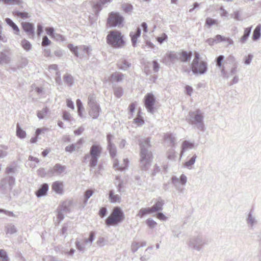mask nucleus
<instances>
[{
    "mask_svg": "<svg viewBox=\"0 0 261 261\" xmlns=\"http://www.w3.org/2000/svg\"><path fill=\"white\" fill-rule=\"evenodd\" d=\"M194 58L192 62L191 68L194 74H203L207 70V63L200 59V55L197 52L194 53Z\"/></svg>",
    "mask_w": 261,
    "mask_h": 261,
    "instance_id": "4",
    "label": "nucleus"
},
{
    "mask_svg": "<svg viewBox=\"0 0 261 261\" xmlns=\"http://www.w3.org/2000/svg\"><path fill=\"white\" fill-rule=\"evenodd\" d=\"M114 94L117 98H120L123 94V90L120 87L116 88L114 89Z\"/></svg>",
    "mask_w": 261,
    "mask_h": 261,
    "instance_id": "57",
    "label": "nucleus"
},
{
    "mask_svg": "<svg viewBox=\"0 0 261 261\" xmlns=\"http://www.w3.org/2000/svg\"><path fill=\"white\" fill-rule=\"evenodd\" d=\"M253 58V56L252 54H249L244 57V64L246 65H249Z\"/></svg>",
    "mask_w": 261,
    "mask_h": 261,
    "instance_id": "52",
    "label": "nucleus"
},
{
    "mask_svg": "<svg viewBox=\"0 0 261 261\" xmlns=\"http://www.w3.org/2000/svg\"><path fill=\"white\" fill-rule=\"evenodd\" d=\"M251 29L252 27L245 29L243 35L240 38L239 40V42L242 44H244L247 42L250 35Z\"/></svg>",
    "mask_w": 261,
    "mask_h": 261,
    "instance_id": "27",
    "label": "nucleus"
},
{
    "mask_svg": "<svg viewBox=\"0 0 261 261\" xmlns=\"http://www.w3.org/2000/svg\"><path fill=\"white\" fill-rule=\"evenodd\" d=\"M108 149L109 151L110 156L113 159V160L115 159L117 153V150L115 144H110V145H108Z\"/></svg>",
    "mask_w": 261,
    "mask_h": 261,
    "instance_id": "38",
    "label": "nucleus"
},
{
    "mask_svg": "<svg viewBox=\"0 0 261 261\" xmlns=\"http://www.w3.org/2000/svg\"><path fill=\"white\" fill-rule=\"evenodd\" d=\"M68 48L70 49V50L74 54V55L78 57L79 55V51H78V48L79 46H74L73 44H69L68 45Z\"/></svg>",
    "mask_w": 261,
    "mask_h": 261,
    "instance_id": "48",
    "label": "nucleus"
},
{
    "mask_svg": "<svg viewBox=\"0 0 261 261\" xmlns=\"http://www.w3.org/2000/svg\"><path fill=\"white\" fill-rule=\"evenodd\" d=\"M5 21L7 24L12 28L14 31V34L17 35H19L20 30L18 27L10 18H7L5 19Z\"/></svg>",
    "mask_w": 261,
    "mask_h": 261,
    "instance_id": "29",
    "label": "nucleus"
},
{
    "mask_svg": "<svg viewBox=\"0 0 261 261\" xmlns=\"http://www.w3.org/2000/svg\"><path fill=\"white\" fill-rule=\"evenodd\" d=\"M0 261H9L7 252L3 249H0Z\"/></svg>",
    "mask_w": 261,
    "mask_h": 261,
    "instance_id": "51",
    "label": "nucleus"
},
{
    "mask_svg": "<svg viewBox=\"0 0 261 261\" xmlns=\"http://www.w3.org/2000/svg\"><path fill=\"white\" fill-rule=\"evenodd\" d=\"M140 147V167L143 170H147L150 166L152 153L149 149L151 147L150 138H142L139 141Z\"/></svg>",
    "mask_w": 261,
    "mask_h": 261,
    "instance_id": "1",
    "label": "nucleus"
},
{
    "mask_svg": "<svg viewBox=\"0 0 261 261\" xmlns=\"http://www.w3.org/2000/svg\"><path fill=\"white\" fill-rule=\"evenodd\" d=\"M204 116L203 114L199 109L195 111H190L186 118L189 124L194 125L198 129L204 130Z\"/></svg>",
    "mask_w": 261,
    "mask_h": 261,
    "instance_id": "3",
    "label": "nucleus"
},
{
    "mask_svg": "<svg viewBox=\"0 0 261 261\" xmlns=\"http://www.w3.org/2000/svg\"><path fill=\"white\" fill-rule=\"evenodd\" d=\"M88 103L89 107V115L93 119L97 118L99 115L100 108L99 105L97 103L95 98L93 95L89 96Z\"/></svg>",
    "mask_w": 261,
    "mask_h": 261,
    "instance_id": "10",
    "label": "nucleus"
},
{
    "mask_svg": "<svg viewBox=\"0 0 261 261\" xmlns=\"http://www.w3.org/2000/svg\"><path fill=\"white\" fill-rule=\"evenodd\" d=\"M21 26L23 31L26 33L30 38H34L35 36L34 25L29 22H22Z\"/></svg>",
    "mask_w": 261,
    "mask_h": 261,
    "instance_id": "15",
    "label": "nucleus"
},
{
    "mask_svg": "<svg viewBox=\"0 0 261 261\" xmlns=\"http://www.w3.org/2000/svg\"><path fill=\"white\" fill-rule=\"evenodd\" d=\"M123 212L119 207H115L110 215L106 220V223L108 226H114L121 222L124 219Z\"/></svg>",
    "mask_w": 261,
    "mask_h": 261,
    "instance_id": "6",
    "label": "nucleus"
},
{
    "mask_svg": "<svg viewBox=\"0 0 261 261\" xmlns=\"http://www.w3.org/2000/svg\"><path fill=\"white\" fill-rule=\"evenodd\" d=\"M6 4L18 5L22 6L23 1L22 0H2Z\"/></svg>",
    "mask_w": 261,
    "mask_h": 261,
    "instance_id": "44",
    "label": "nucleus"
},
{
    "mask_svg": "<svg viewBox=\"0 0 261 261\" xmlns=\"http://www.w3.org/2000/svg\"><path fill=\"white\" fill-rule=\"evenodd\" d=\"M15 179L11 176H7L0 181V191L2 194H6L10 192L15 185Z\"/></svg>",
    "mask_w": 261,
    "mask_h": 261,
    "instance_id": "8",
    "label": "nucleus"
},
{
    "mask_svg": "<svg viewBox=\"0 0 261 261\" xmlns=\"http://www.w3.org/2000/svg\"><path fill=\"white\" fill-rule=\"evenodd\" d=\"M107 42L109 45L116 48H121L125 44L123 36L118 31H110L107 36Z\"/></svg>",
    "mask_w": 261,
    "mask_h": 261,
    "instance_id": "5",
    "label": "nucleus"
},
{
    "mask_svg": "<svg viewBox=\"0 0 261 261\" xmlns=\"http://www.w3.org/2000/svg\"><path fill=\"white\" fill-rule=\"evenodd\" d=\"M121 195L115 194L114 190L110 191L109 199L111 203H120L121 202Z\"/></svg>",
    "mask_w": 261,
    "mask_h": 261,
    "instance_id": "26",
    "label": "nucleus"
},
{
    "mask_svg": "<svg viewBox=\"0 0 261 261\" xmlns=\"http://www.w3.org/2000/svg\"><path fill=\"white\" fill-rule=\"evenodd\" d=\"M66 169V167L64 166H62L61 164H57L55 166L51 169L49 172L51 174H60L63 172H64Z\"/></svg>",
    "mask_w": 261,
    "mask_h": 261,
    "instance_id": "21",
    "label": "nucleus"
},
{
    "mask_svg": "<svg viewBox=\"0 0 261 261\" xmlns=\"http://www.w3.org/2000/svg\"><path fill=\"white\" fill-rule=\"evenodd\" d=\"M65 149L66 151L71 153L76 150L75 145L72 144L69 146H66Z\"/></svg>",
    "mask_w": 261,
    "mask_h": 261,
    "instance_id": "62",
    "label": "nucleus"
},
{
    "mask_svg": "<svg viewBox=\"0 0 261 261\" xmlns=\"http://www.w3.org/2000/svg\"><path fill=\"white\" fill-rule=\"evenodd\" d=\"M75 246L79 251L81 253L85 252L88 247L83 242H81L78 240L75 242Z\"/></svg>",
    "mask_w": 261,
    "mask_h": 261,
    "instance_id": "36",
    "label": "nucleus"
},
{
    "mask_svg": "<svg viewBox=\"0 0 261 261\" xmlns=\"http://www.w3.org/2000/svg\"><path fill=\"white\" fill-rule=\"evenodd\" d=\"M168 36L166 34L162 33L160 37H158L156 40L160 44H162L163 42L167 41Z\"/></svg>",
    "mask_w": 261,
    "mask_h": 261,
    "instance_id": "53",
    "label": "nucleus"
},
{
    "mask_svg": "<svg viewBox=\"0 0 261 261\" xmlns=\"http://www.w3.org/2000/svg\"><path fill=\"white\" fill-rule=\"evenodd\" d=\"M151 213H152L150 209V207L142 208L139 210L138 213L137 215V216L141 218L143 217H144L145 215L149 214Z\"/></svg>",
    "mask_w": 261,
    "mask_h": 261,
    "instance_id": "41",
    "label": "nucleus"
},
{
    "mask_svg": "<svg viewBox=\"0 0 261 261\" xmlns=\"http://www.w3.org/2000/svg\"><path fill=\"white\" fill-rule=\"evenodd\" d=\"M122 8L124 11L126 13H128L132 11L133 7L131 4H125L122 5Z\"/></svg>",
    "mask_w": 261,
    "mask_h": 261,
    "instance_id": "55",
    "label": "nucleus"
},
{
    "mask_svg": "<svg viewBox=\"0 0 261 261\" xmlns=\"http://www.w3.org/2000/svg\"><path fill=\"white\" fill-rule=\"evenodd\" d=\"M48 190V185L47 184H43L39 189L35 192L37 197L40 198L46 195Z\"/></svg>",
    "mask_w": 261,
    "mask_h": 261,
    "instance_id": "23",
    "label": "nucleus"
},
{
    "mask_svg": "<svg viewBox=\"0 0 261 261\" xmlns=\"http://www.w3.org/2000/svg\"><path fill=\"white\" fill-rule=\"evenodd\" d=\"M171 180L176 191L179 193H184L185 189V186L187 182V177L186 175L182 174L179 178L176 176H173Z\"/></svg>",
    "mask_w": 261,
    "mask_h": 261,
    "instance_id": "9",
    "label": "nucleus"
},
{
    "mask_svg": "<svg viewBox=\"0 0 261 261\" xmlns=\"http://www.w3.org/2000/svg\"><path fill=\"white\" fill-rule=\"evenodd\" d=\"M164 204V201L161 198H158L155 204L152 207H150L151 213H153L162 211L163 210Z\"/></svg>",
    "mask_w": 261,
    "mask_h": 261,
    "instance_id": "20",
    "label": "nucleus"
},
{
    "mask_svg": "<svg viewBox=\"0 0 261 261\" xmlns=\"http://www.w3.org/2000/svg\"><path fill=\"white\" fill-rule=\"evenodd\" d=\"M164 140L169 145L173 146L175 142V137L173 134L167 133L164 135Z\"/></svg>",
    "mask_w": 261,
    "mask_h": 261,
    "instance_id": "31",
    "label": "nucleus"
},
{
    "mask_svg": "<svg viewBox=\"0 0 261 261\" xmlns=\"http://www.w3.org/2000/svg\"><path fill=\"white\" fill-rule=\"evenodd\" d=\"M226 61L228 63L231 64L232 65L238 64L235 57L232 55H230L227 57Z\"/></svg>",
    "mask_w": 261,
    "mask_h": 261,
    "instance_id": "49",
    "label": "nucleus"
},
{
    "mask_svg": "<svg viewBox=\"0 0 261 261\" xmlns=\"http://www.w3.org/2000/svg\"><path fill=\"white\" fill-rule=\"evenodd\" d=\"M146 224L150 228H153L157 225L156 222L151 219H148L146 220Z\"/></svg>",
    "mask_w": 261,
    "mask_h": 261,
    "instance_id": "58",
    "label": "nucleus"
},
{
    "mask_svg": "<svg viewBox=\"0 0 261 261\" xmlns=\"http://www.w3.org/2000/svg\"><path fill=\"white\" fill-rule=\"evenodd\" d=\"M192 56V52L189 53L186 51H179V61L182 62H187L191 59Z\"/></svg>",
    "mask_w": 261,
    "mask_h": 261,
    "instance_id": "25",
    "label": "nucleus"
},
{
    "mask_svg": "<svg viewBox=\"0 0 261 261\" xmlns=\"http://www.w3.org/2000/svg\"><path fill=\"white\" fill-rule=\"evenodd\" d=\"M7 233L10 234H13L17 231V229L14 225L12 224H8L7 227Z\"/></svg>",
    "mask_w": 261,
    "mask_h": 261,
    "instance_id": "46",
    "label": "nucleus"
},
{
    "mask_svg": "<svg viewBox=\"0 0 261 261\" xmlns=\"http://www.w3.org/2000/svg\"><path fill=\"white\" fill-rule=\"evenodd\" d=\"M63 80L65 84L69 87H71L74 83V80L72 76L69 74H66L63 76Z\"/></svg>",
    "mask_w": 261,
    "mask_h": 261,
    "instance_id": "37",
    "label": "nucleus"
},
{
    "mask_svg": "<svg viewBox=\"0 0 261 261\" xmlns=\"http://www.w3.org/2000/svg\"><path fill=\"white\" fill-rule=\"evenodd\" d=\"M51 43V41L48 39V37L44 36L42 38V45L46 46L49 45Z\"/></svg>",
    "mask_w": 261,
    "mask_h": 261,
    "instance_id": "64",
    "label": "nucleus"
},
{
    "mask_svg": "<svg viewBox=\"0 0 261 261\" xmlns=\"http://www.w3.org/2000/svg\"><path fill=\"white\" fill-rule=\"evenodd\" d=\"M172 232L174 237H178L180 234V227L178 226H174L173 227Z\"/></svg>",
    "mask_w": 261,
    "mask_h": 261,
    "instance_id": "59",
    "label": "nucleus"
},
{
    "mask_svg": "<svg viewBox=\"0 0 261 261\" xmlns=\"http://www.w3.org/2000/svg\"><path fill=\"white\" fill-rule=\"evenodd\" d=\"M106 240L104 238L99 237L96 241V244L99 247H101L105 245Z\"/></svg>",
    "mask_w": 261,
    "mask_h": 261,
    "instance_id": "63",
    "label": "nucleus"
},
{
    "mask_svg": "<svg viewBox=\"0 0 261 261\" xmlns=\"http://www.w3.org/2000/svg\"><path fill=\"white\" fill-rule=\"evenodd\" d=\"M16 133V136L20 139H24L26 137L25 132L20 127L19 124H17Z\"/></svg>",
    "mask_w": 261,
    "mask_h": 261,
    "instance_id": "40",
    "label": "nucleus"
},
{
    "mask_svg": "<svg viewBox=\"0 0 261 261\" xmlns=\"http://www.w3.org/2000/svg\"><path fill=\"white\" fill-rule=\"evenodd\" d=\"M102 152V147L99 144H94L91 146L89 152L85 155L83 162L88 164L91 168L95 167L98 163V160Z\"/></svg>",
    "mask_w": 261,
    "mask_h": 261,
    "instance_id": "2",
    "label": "nucleus"
},
{
    "mask_svg": "<svg viewBox=\"0 0 261 261\" xmlns=\"http://www.w3.org/2000/svg\"><path fill=\"white\" fill-rule=\"evenodd\" d=\"M177 61H179V51H169L166 54L163 59V63L166 65H169Z\"/></svg>",
    "mask_w": 261,
    "mask_h": 261,
    "instance_id": "13",
    "label": "nucleus"
},
{
    "mask_svg": "<svg viewBox=\"0 0 261 261\" xmlns=\"http://www.w3.org/2000/svg\"><path fill=\"white\" fill-rule=\"evenodd\" d=\"M123 21V17L117 12H111L107 19V24L110 27H119Z\"/></svg>",
    "mask_w": 261,
    "mask_h": 261,
    "instance_id": "11",
    "label": "nucleus"
},
{
    "mask_svg": "<svg viewBox=\"0 0 261 261\" xmlns=\"http://www.w3.org/2000/svg\"><path fill=\"white\" fill-rule=\"evenodd\" d=\"M52 189L57 194H62L63 192V184L60 181H56L53 183Z\"/></svg>",
    "mask_w": 261,
    "mask_h": 261,
    "instance_id": "22",
    "label": "nucleus"
},
{
    "mask_svg": "<svg viewBox=\"0 0 261 261\" xmlns=\"http://www.w3.org/2000/svg\"><path fill=\"white\" fill-rule=\"evenodd\" d=\"M21 46L27 51H29L32 49L31 43L25 39H23L21 41Z\"/></svg>",
    "mask_w": 261,
    "mask_h": 261,
    "instance_id": "39",
    "label": "nucleus"
},
{
    "mask_svg": "<svg viewBox=\"0 0 261 261\" xmlns=\"http://www.w3.org/2000/svg\"><path fill=\"white\" fill-rule=\"evenodd\" d=\"M13 14L16 16H17L22 19H27L30 17L29 13L27 12H20L18 11H14L13 12Z\"/></svg>",
    "mask_w": 261,
    "mask_h": 261,
    "instance_id": "42",
    "label": "nucleus"
},
{
    "mask_svg": "<svg viewBox=\"0 0 261 261\" xmlns=\"http://www.w3.org/2000/svg\"><path fill=\"white\" fill-rule=\"evenodd\" d=\"M167 158L170 161H175L176 158L175 152L174 149H171L167 153Z\"/></svg>",
    "mask_w": 261,
    "mask_h": 261,
    "instance_id": "47",
    "label": "nucleus"
},
{
    "mask_svg": "<svg viewBox=\"0 0 261 261\" xmlns=\"http://www.w3.org/2000/svg\"><path fill=\"white\" fill-rule=\"evenodd\" d=\"M139 243L137 242H133L131 245V250L133 252H136L139 248Z\"/></svg>",
    "mask_w": 261,
    "mask_h": 261,
    "instance_id": "61",
    "label": "nucleus"
},
{
    "mask_svg": "<svg viewBox=\"0 0 261 261\" xmlns=\"http://www.w3.org/2000/svg\"><path fill=\"white\" fill-rule=\"evenodd\" d=\"M208 244V239L200 234L191 237L188 242V245L197 251H200L205 245Z\"/></svg>",
    "mask_w": 261,
    "mask_h": 261,
    "instance_id": "7",
    "label": "nucleus"
},
{
    "mask_svg": "<svg viewBox=\"0 0 261 261\" xmlns=\"http://www.w3.org/2000/svg\"><path fill=\"white\" fill-rule=\"evenodd\" d=\"M261 24H258L253 32L252 39L254 41L258 40L260 37Z\"/></svg>",
    "mask_w": 261,
    "mask_h": 261,
    "instance_id": "35",
    "label": "nucleus"
},
{
    "mask_svg": "<svg viewBox=\"0 0 261 261\" xmlns=\"http://www.w3.org/2000/svg\"><path fill=\"white\" fill-rule=\"evenodd\" d=\"M123 76L124 75L122 73L115 72L111 75L109 80L111 82H119L122 80Z\"/></svg>",
    "mask_w": 261,
    "mask_h": 261,
    "instance_id": "30",
    "label": "nucleus"
},
{
    "mask_svg": "<svg viewBox=\"0 0 261 261\" xmlns=\"http://www.w3.org/2000/svg\"><path fill=\"white\" fill-rule=\"evenodd\" d=\"M48 109L47 108H43L41 111H38L37 113V115L38 118L39 119H43L45 116L46 115L47 112H48Z\"/></svg>",
    "mask_w": 261,
    "mask_h": 261,
    "instance_id": "45",
    "label": "nucleus"
},
{
    "mask_svg": "<svg viewBox=\"0 0 261 261\" xmlns=\"http://www.w3.org/2000/svg\"><path fill=\"white\" fill-rule=\"evenodd\" d=\"M92 50L91 47L86 45H81L79 46L78 51H79V57L80 58H84L85 57L88 58L90 54V53Z\"/></svg>",
    "mask_w": 261,
    "mask_h": 261,
    "instance_id": "17",
    "label": "nucleus"
},
{
    "mask_svg": "<svg viewBox=\"0 0 261 261\" xmlns=\"http://www.w3.org/2000/svg\"><path fill=\"white\" fill-rule=\"evenodd\" d=\"M93 192L92 190H88L85 192L84 202L86 204L88 199L92 196Z\"/></svg>",
    "mask_w": 261,
    "mask_h": 261,
    "instance_id": "50",
    "label": "nucleus"
},
{
    "mask_svg": "<svg viewBox=\"0 0 261 261\" xmlns=\"http://www.w3.org/2000/svg\"><path fill=\"white\" fill-rule=\"evenodd\" d=\"M68 204L66 202H63L62 205L60 206L58 214L57 216L56 221L58 223H59L64 218V215L63 213H66L68 211Z\"/></svg>",
    "mask_w": 261,
    "mask_h": 261,
    "instance_id": "16",
    "label": "nucleus"
},
{
    "mask_svg": "<svg viewBox=\"0 0 261 261\" xmlns=\"http://www.w3.org/2000/svg\"><path fill=\"white\" fill-rule=\"evenodd\" d=\"M224 57L223 55H220L216 58V66L221 67L222 66V62L223 61Z\"/></svg>",
    "mask_w": 261,
    "mask_h": 261,
    "instance_id": "56",
    "label": "nucleus"
},
{
    "mask_svg": "<svg viewBox=\"0 0 261 261\" xmlns=\"http://www.w3.org/2000/svg\"><path fill=\"white\" fill-rule=\"evenodd\" d=\"M95 239V234L93 231H91L89 233L88 238H85L83 240V242L88 247H90L93 242Z\"/></svg>",
    "mask_w": 261,
    "mask_h": 261,
    "instance_id": "32",
    "label": "nucleus"
},
{
    "mask_svg": "<svg viewBox=\"0 0 261 261\" xmlns=\"http://www.w3.org/2000/svg\"><path fill=\"white\" fill-rule=\"evenodd\" d=\"M197 159V155L196 154H194L191 158L188 161H187L184 164V167L188 169H192L193 168V166L195 163L196 160Z\"/></svg>",
    "mask_w": 261,
    "mask_h": 261,
    "instance_id": "34",
    "label": "nucleus"
},
{
    "mask_svg": "<svg viewBox=\"0 0 261 261\" xmlns=\"http://www.w3.org/2000/svg\"><path fill=\"white\" fill-rule=\"evenodd\" d=\"M10 60V58L8 55L3 52H0V64L7 63Z\"/></svg>",
    "mask_w": 261,
    "mask_h": 261,
    "instance_id": "43",
    "label": "nucleus"
},
{
    "mask_svg": "<svg viewBox=\"0 0 261 261\" xmlns=\"http://www.w3.org/2000/svg\"><path fill=\"white\" fill-rule=\"evenodd\" d=\"M155 102V98L152 93H147L145 96L144 103L148 112L154 113V105Z\"/></svg>",
    "mask_w": 261,
    "mask_h": 261,
    "instance_id": "12",
    "label": "nucleus"
},
{
    "mask_svg": "<svg viewBox=\"0 0 261 261\" xmlns=\"http://www.w3.org/2000/svg\"><path fill=\"white\" fill-rule=\"evenodd\" d=\"M194 147V144L188 141H185L182 144V148L180 152V158L183 155L184 152L188 149H192Z\"/></svg>",
    "mask_w": 261,
    "mask_h": 261,
    "instance_id": "33",
    "label": "nucleus"
},
{
    "mask_svg": "<svg viewBox=\"0 0 261 261\" xmlns=\"http://www.w3.org/2000/svg\"><path fill=\"white\" fill-rule=\"evenodd\" d=\"M218 23L217 20L213 19L210 17H207L205 20V24L208 25L209 27Z\"/></svg>",
    "mask_w": 261,
    "mask_h": 261,
    "instance_id": "54",
    "label": "nucleus"
},
{
    "mask_svg": "<svg viewBox=\"0 0 261 261\" xmlns=\"http://www.w3.org/2000/svg\"><path fill=\"white\" fill-rule=\"evenodd\" d=\"M141 32V29L139 28H138L136 31L131 32L129 34L132 44L134 47L136 46L137 42V38L140 36Z\"/></svg>",
    "mask_w": 261,
    "mask_h": 261,
    "instance_id": "24",
    "label": "nucleus"
},
{
    "mask_svg": "<svg viewBox=\"0 0 261 261\" xmlns=\"http://www.w3.org/2000/svg\"><path fill=\"white\" fill-rule=\"evenodd\" d=\"M2 147L4 148V150L0 149V159H2L6 157L8 154L7 151V150L8 149V147L6 146H3Z\"/></svg>",
    "mask_w": 261,
    "mask_h": 261,
    "instance_id": "60",
    "label": "nucleus"
},
{
    "mask_svg": "<svg viewBox=\"0 0 261 261\" xmlns=\"http://www.w3.org/2000/svg\"><path fill=\"white\" fill-rule=\"evenodd\" d=\"M117 65L119 69L125 71L130 67L131 63L125 59H122L118 63Z\"/></svg>",
    "mask_w": 261,
    "mask_h": 261,
    "instance_id": "28",
    "label": "nucleus"
},
{
    "mask_svg": "<svg viewBox=\"0 0 261 261\" xmlns=\"http://www.w3.org/2000/svg\"><path fill=\"white\" fill-rule=\"evenodd\" d=\"M129 161L128 159H124L121 165H119V161L117 159L113 160V167L116 170L123 171L126 169L128 166Z\"/></svg>",
    "mask_w": 261,
    "mask_h": 261,
    "instance_id": "18",
    "label": "nucleus"
},
{
    "mask_svg": "<svg viewBox=\"0 0 261 261\" xmlns=\"http://www.w3.org/2000/svg\"><path fill=\"white\" fill-rule=\"evenodd\" d=\"M246 222L247 226L252 229L254 228V227L258 224V221L253 210H250L247 214L246 218Z\"/></svg>",
    "mask_w": 261,
    "mask_h": 261,
    "instance_id": "14",
    "label": "nucleus"
},
{
    "mask_svg": "<svg viewBox=\"0 0 261 261\" xmlns=\"http://www.w3.org/2000/svg\"><path fill=\"white\" fill-rule=\"evenodd\" d=\"M112 0H99L93 6V8L96 13L99 12L102 9V7L108 5Z\"/></svg>",
    "mask_w": 261,
    "mask_h": 261,
    "instance_id": "19",
    "label": "nucleus"
}]
</instances>
